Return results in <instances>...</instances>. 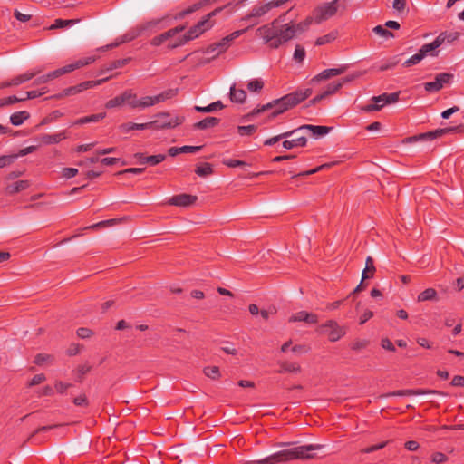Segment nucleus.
Segmentation results:
<instances>
[{
	"label": "nucleus",
	"mask_w": 464,
	"mask_h": 464,
	"mask_svg": "<svg viewBox=\"0 0 464 464\" xmlns=\"http://www.w3.org/2000/svg\"><path fill=\"white\" fill-rule=\"evenodd\" d=\"M219 12V9H215L199 21L195 26L191 27L184 35L178 37L173 42L169 44V48H176L185 44L187 42L193 40L202 34L205 31L212 27V24L209 21L211 17L216 15Z\"/></svg>",
	"instance_id": "5"
},
{
	"label": "nucleus",
	"mask_w": 464,
	"mask_h": 464,
	"mask_svg": "<svg viewBox=\"0 0 464 464\" xmlns=\"http://www.w3.org/2000/svg\"><path fill=\"white\" fill-rule=\"evenodd\" d=\"M230 100L233 102H239V103H242L246 101V93L244 90L242 89H236L235 85H233L231 88H230Z\"/></svg>",
	"instance_id": "34"
},
{
	"label": "nucleus",
	"mask_w": 464,
	"mask_h": 464,
	"mask_svg": "<svg viewBox=\"0 0 464 464\" xmlns=\"http://www.w3.org/2000/svg\"><path fill=\"white\" fill-rule=\"evenodd\" d=\"M29 186L30 182L28 180H18L7 185L5 188V191L8 195H14L15 193L25 190Z\"/></svg>",
	"instance_id": "26"
},
{
	"label": "nucleus",
	"mask_w": 464,
	"mask_h": 464,
	"mask_svg": "<svg viewBox=\"0 0 464 464\" xmlns=\"http://www.w3.org/2000/svg\"><path fill=\"white\" fill-rule=\"evenodd\" d=\"M297 131L303 130H308L311 131L312 135L314 137H321L326 135L331 128L326 126H316V125H302L299 128L296 129Z\"/></svg>",
	"instance_id": "24"
},
{
	"label": "nucleus",
	"mask_w": 464,
	"mask_h": 464,
	"mask_svg": "<svg viewBox=\"0 0 464 464\" xmlns=\"http://www.w3.org/2000/svg\"><path fill=\"white\" fill-rule=\"evenodd\" d=\"M198 197L190 194H179L171 197L168 200V204L171 206H177V207H189L197 201Z\"/></svg>",
	"instance_id": "14"
},
{
	"label": "nucleus",
	"mask_w": 464,
	"mask_h": 464,
	"mask_svg": "<svg viewBox=\"0 0 464 464\" xmlns=\"http://www.w3.org/2000/svg\"><path fill=\"white\" fill-rule=\"evenodd\" d=\"M271 10V7L269 5V3H266L260 5L255 6L249 14L242 18L243 21H248L253 18L261 17L267 14Z\"/></svg>",
	"instance_id": "23"
},
{
	"label": "nucleus",
	"mask_w": 464,
	"mask_h": 464,
	"mask_svg": "<svg viewBox=\"0 0 464 464\" xmlns=\"http://www.w3.org/2000/svg\"><path fill=\"white\" fill-rule=\"evenodd\" d=\"M264 87V82L261 79H255L248 82L247 89L252 92H259Z\"/></svg>",
	"instance_id": "50"
},
{
	"label": "nucleus",
	"mask_w": 464,
	"mask_h": 464,
	"mask_svg": "<svg viewBox=\"0 0 464 464\" xmlns=\"http://www.w3.org/2000/svg\"><path fill=\"white\" fill-rule=\"evenodd\" d=\"M347 69H348L347 65H341L337 68L326 69V70H324L323 72H321L316 76H314L312 81L319 82V81L328 80L332 77H335V76L343 74V72H345L347 71Z\"/></svg>",
	"instance_id": "17"
},
{
	"label": "nucleus",
	"mask_w": 464,
	"mask_h": 464,
	"mask_svg": "<svg viewBox=\"0 0 464 464\" xmlns=\"http://www.w3.org/2000/svg\"><path fill=\"white\" fill-rule=\"evenodd\" d=\"M135 157L140 159L141 163L146 162L152 166L162 162L166 159V156L163 154L152 155V156H148V157L143 156V154H136Z\"/></svg>",
	"instance_id": "30"
},
{
	"label": "nucleus",
	"mask_w": 464,
	"mask_h": 464,
	"mask_svg": "<svg viewBox=\"0 0 464 464\" xmlns=\"http://www.w3.org/2000/svg\"><path fill=\"white\" fill-rule=\"evenodd\" d=\"M141 35L140 32L139 31L138 27L135 26L129 30L124 35L121 36L120 44L127 43L134 40L135 38Z\"/></svg>",
	"instance_id": "47"
},
{
	"label": "nucleus",
	"mask_w": 464,
	"mask_h": 464,
	"mask_svg": "<svg viewBox=\"0 0 464 464\" xmlns=\"http://www.w3.org/2000/svg\"><path fill=\"white\" fill-rule=\"evenodd\" d=\"M129 92V94L131 96L130 98H128V102H127V105L130 108V109H139L140 108V104H139V98L137 97V95L135 93H133L132 91L130 90H128Z\"/></svg>",
	"instance_id": "56"
},
{
	"label": "nucleus",
	"mask_w": 464,
	"mask_h": 464,
	"mask_svg": "<svg viewBox=\"0 0 464 464\" xmlns=\"http://www.w3.org/2000/svg\"><path fill=\"white\" fill-rule=\"evenodd\" d=\"M30 117L29 112L23 111H17L11 115L10 121L14 126H19L24 123Z\"/></svg>",
	"instance_id": "38"
},
{
	"label": "nucleus",
	"mask_w": 464,
	"mask_h": 464,
	"mask_svg": "<svg viewBox=\"0 0 464 464\" xmlns=\"http://www.w3.org/2000/svg\"><path fill=\"white\" fill-rule=\"evenodd\" d=\"M122 221L121 218H112L104 221L98 222L96 224L86 227L84 229H96L120 224Z\"/></svg>",
	"instance_id": "43"
},
{
	"label": "nucleus",
	"mask_w": 464,
	"mask_h": 464,
	"mask_svg": "<svg viewBox=\"0 0 464 464\" xmlns=\"http://www.w3.org/2000/svg\"><path fill=\"white\" fill-rule=\"evenodd\" d=\"M183 121V118L178 116H171L169 113H161L159 115V119L149 123H153L151 129H165L174 128Z\"/></svg>",
	"instance_id": "11"
},
{
	"label": "nucleus",
	"mask_w": 464,
	"mask_h": 464,
	"mask_svg": "<svg viewBox=\"0 0 464 464\" xmlns=\"http://www.w3.org/2000/svg\"><path fill=\"white\" fill-rule=\"evenodd\" d=\"M131 96L129 94L128 90L124 91L120 95L114 97L113 99L109 100L105 103L106 109H112L116 107H121L123 105H127L128 98H130Z\"/></svg>",
	"instance_id": "22"
},
{
	"label": "nucleus",
	"mask_w": 464,
	"mask_h": 464,
	"mask_svg": "<svg viewBox=\"0 0 464 464\" xmlns=\"http://www.w3.org/2000/svg\"><path fill=\"white\" fill-rule=\"evenodd\" d=\"M460 37V33L459 32H450V33H441L440 34L436 39L430 43V44L432 45L433 50L435 51L437 48H439L440 45H442L445 42L447 43H453L454 41H457Z\"/></svg>",
	"instance_id": "18"
},
{
	"label": "nucleus",
	"mask_w": 464,
	"mask_h": 464,
	"mask_svg": "<svg viewBox=\"0 0 464 464\" xmlns=\"http://www.w3.org/2000/svg\"><path fill=\"white\" fill-rule=\"evenodd\" d=\"M424 394H440L443 393L435 390H398L392 392H389L387 394L382 395V397H390V396H412V395H424Z\"/></svg>",
	"instance_id": "16"
},
{
	"label": "nucleus",
	"mask_w": 464,
	"mask_h": 464,
	"mask_svg": "<svg viewBox=\"0 0 464 464\" xmlns=\"http://www.w3.org/2000/svg\"><path fill=\"white\" fill-rule=\"evenodd\" d=\"M312 94V89L307 88L304 90H298L296 92H291L289 94L285 95L284 97L275 100L271 102H268L266 105L258 107L253 110L250 113H248L246 117L247 119H251L252 117L266 111L267 110L273 109L274 111L270 113L268 118L274 119L279 114L288 111L289 109L295 107L301 102L304 101Z\"/></svg>",
	"instance_id": "2"
},
{
	"label": "nucleus",
	"mask_w": 464,
	"mask_h": 464,
	"mask_svg": "<svg viewBox=\"0 0 464 464\" xmlns=\"http://www.w3.org/2000/svg\"><path fill=\"white\" fill-rule=\"evenodd\" d=\"M246 30H247V28L233 32L229 35L224 37L220 42L210 45L207 49V53H212L216 52L214 56H217V55L224 53L227 50V48L228 47L229 43L232 42L233 40H235L236 38L239 37Z\"/></svg>",
	"instance_id": "10"
},
{
	"label": "nucleus",
	"mask_w": 464,
	"mask_h": 464,
	"mask_svg": "<svg viewBox=\"0 0 464 464\" xmlns=\"http://www.w3.org/2000/svg\"><path fill=\"white\" fill-rule=\"evenodd\" d=\"M153 127V123H149V122H146V123H133V122H126V123H122L119 126V130L122 132V133H129L130 131L131 130H147V129H150Z\"/></svg>",
	"instance_id": "25"
},
{
	"label": "nucleus",
	"mask_w": 464,
	"mask_h": 464,
	"mask_svg": "<svg viewBox=\"0 0 464 464\" xmlns=\"http://www.w3.org/2000/svg\"><path fill=\"white\" fill-rule=\"evenodd\" d=\"M48 92L47 87H43L40 90H33L25 92V97L27 99H35Z\"/></svg>",
	"instance_id": "54"
},
{
	"label": "nucleus",
	"mask_w": 464,
	"mask_h": 464,
	"mask_svg": "<svg viewBox=\"0 0 464 464\" xmlns=\"http://www.w3.org/2000/svg\"><path fill=\"white\" fill-rule=\"evenodd\" d=\"M25 100H26V98H18L15 95L5 97V98L0 99V107L10 105L14 102H23Z\"/></svg>",
	"instance_id": "53"
},
{
	"label": "nucleus",
	"mask_w": 464,
	"mask_h": 464,
	"mask_svg": "<svg viewBox=\"0 0 464 464\" xmlns=\"http://www.w3.org/2000/svg\"><path fill=\"white\" fill-rule=\"evenodd\" d=\"M433 47L430 44L422 45L420 51L403 63V66L410 67L418 64L427 54L435 56Z\"/></svg>",
	"instance_id": "13"
},
{
	"label": "nucleus",
	"mask_w": 464,
	"mask_h": 464,
	"mask_svg": "<svg viewBox=\"0 0 464 464\" xmlns=\"http://www.w3.org/2000/svg\"><path fill=\"white\" fill-rule=\"evenodd\" d=\"M110 79V77L95 80V81H86L83 82H81L75 86H72L69 88L64 89L63 92H61L58 94H55L53 96L54 99L60 100L67 96H72L78 94L85 90L94 88L98 85L102 84L103 82H107Z\"/></svg>",
	"instance_id": "7"
},
{
	"label": "nucleus",
	"mask_w": 464,
	"mask_h": 464,
	"mask_svg": "<svg viewBox=\"0 0 464 464\" xmlns=\"http://www.w3.org/2000/svg\"><path fill=\"white\" fill-rule=\"evenodd\" d=\"M307 143V139L304 136L293 140H284L282 145L286 150H291L295 147H304Z\"/></svg>",
	"instance_id": "32"
},
{
	"label": "nucleus",
	"mask_w": 464,
	"mask_h": 464,
	"mask_svg": "<svg viewBox=\"0 0 464 464\" xmlns=\"http://www.w3.org/2000/svg\"><path fill=\"white\" fill-rule=\"evenodd\" d=\"M39 72H40V71L38 70V71L26 72L23 74L17 75V76L12 78L13 84H14V86H18L25 82L30 81L35 75H37Z\"/></svg>",
	"instance_id": "36"
},
{
	"label": "nucleus",
	"mask_w": 464,
	"mask_h": 464,
	"mask_svg": "<svg viewBox=\"0 0 464 464\" xmlns=\"http://www.w3.org/2000/svg\"><path fill=\"white\" fill-rule=\"evenodd\" d=\"M431 461L435 464H441L448 460V457L442 452H434L431 457Z\"/></svg>",
	"instance_id": "59"
},
{
	"label": "nucleus",
	"mask_w": 464,
	"mask_h": 464,
	"mask_svg": "<svg viewBox=\"0 0 464 464\" xmlns=\"http://www.w3.org/2000/svg\"><path fill=\"white\" fill-rule=\"evenodd\" d=\"M453 129H451V128L436 130L435 131H430V132L421 134L419 137H411L409 140H420V139H436V138L442 136L445 133L451 131Z\"/></svg>",
	"instance_id": "29"
},
{
	"label": "nucleus",
	"mask_w": 464,
	"mask_h": 464,
	"mask_svg": "<svg viewBox=\"0 0 464 464\" xmlns=\"http://www.w3.org/2000/svg\"><path fill=\"white\" fill-rule=\"evenodd\" d=\"M176 93H177L176 90L169 89V90L164 91L161 93L155 95V96L141 97L139 100V104H140L139 109H146V108L151 107L155 104L163 102L169 99L173 98L176 95Z\"/></svg>",
	"instance_id": "9"
},
{
	"label": "nucleus",
	"mask_w": 464,
	"mask_h": 464,
	"mask_svg": "<svg viewBox=\"0 0 464 464\" xmlns=\"http://www.w3.org/2000/svg\"><path fill=\"white\" fill-rule=\"evenodd\" d=\"M219 123V119L216 117H207L204 120L194 124L195 129L206 130L212 128Z\"/></svg>",
	"instance_id": "31"
},
{
	"label": "nucleus",
	"mask_w": 464,
	"mask_h": 464,
	"mask_svg": "<svg viewBox=\"0 0 464 464\" xmlns=\"http://www.w3.org/2000/svg\"><path fill=\"white\" fill-rule=\"evenodd\" d=\"M224 108L223 103L220 101L212 102L211 104L202 107V106H195V110L198 112H212L215 111L222 110Z\"/></svg>",
	"instance_id": "42"
},
{
	"label": "nucleus",
	"mask_w": 464,
	"mask_h": 464,
	"mask_svg": "<svg viewBox=\"0 0 464 464\" xmlns=\"http://www.w3.org/2000/svg\"><path fill=\"white\" fill-rule=\"evenodd\" d=\"M80 22V19H69V20H63V19H56L54 23L49 26V30H54L59 28H64L67 26H72Z\"/></svg>",
	"instance_id": "40"
},
{
	"label": "nucleus",
	"mask_w": 464,
	"mask_h": 464,
	"mask_svg": "<svg viewBox=\"0 0 464 464\" xmlns=\"http://www.w3.org/2000/svg\"><path fill=\"white\" fill-rule=\"evenodd\" d=\"M453 75L447 72L438 73L433 82H429L424 84V89L427 92H438L443 88L444 84L449 83Z\"/></svg>",
	"instance_id": "12"
},
{
	"label": "nucleus",
	"mask_w": 464,
	"mask_h": 464,
	"mask_svg": "<svg viewBox=\"0 0 464 464\" xmlns=\"http://www.w3.org/2000/svg\"><path fill=\"white\" fill-rule=\"evenodd\" d=\"M399 101V92L383 93L379 96H373L372 102L373 103L367 104L362 108L364 111H378L386 104L395 103Z\"/></svg>",
	"instance_id": "8"
},
{
	"label": "nucleus",
	"mask_w": 464,
	"mask_h": 464,
	"mask_svg": "<svg viewBox=\"0 0 464 464\" xmlns=\"http://www.w3.org/2000/svg\"><path fill=\"white\" fill-rule=\"evenodd\" d=\"M185 29L184 26H177L175 28H172L158 36H155L151 40V44L154 46H160L163 43L167 42L168 40L173 38L176 34H179Z\"/></svg>",
	"instance_id": "19"
},
{
	"label": "nucleus",
	"mask_w": 464,
	"mask_h": 464,
	"mask_svg": "<svg viewBox=\"0 0 464 464\" xmlns=\"http://www.w3.org/2000/svg\"><path fill=\"white\" fill-rule=\"evenodd\" d=\"M60 76H62L61 71H60V69H56L53 72H50L35 79L33 82V85H39L41 83H45L49 81H52L53 79L60 77Z\"/></svg>",
	"instance_id": "33"
},
{
	"label": "nucleus",
	"mask_w": 464,
	"mask_h": 464,
	"mask_svg": "<svg viewBox=\"0 0 464 464\" xmlns=\"http://www.w3.org/2000/svg\"><path fill=\"white\" fill-rule=\"evenodd\" d=\"M204 373L208 378L214 380L218 379L220 377V372L218 366H208L204 368Z\"/></svg>",
	"instance_id": "52"
},
{
	"label": "nucleus",
	"mask_w": 464,
	"mask_h": 464,
	"mask_svg": "<svg viewBox=\"0 0 464 464\" xmlns=\"http://www.w3.org/2000/svg\"><path fill=\"white\" fill-rule=\"evenodd\" d=\"M354 78H355L354 76H347V77L343 78L342 81L334 82L328 84L325 89L326 94L331 95V94L336 92L343 86V84L353 81Z\"/></svg>",
	"instance_id": "37"
},
{
	"label": "nucleus",
	"mask_w": 464,
	"mask_h": 464,
	"mask_svg": "<svg viewBox=\"0 0 464 464\" xmlns=\"http://www.w3.org/2000/svg\"><path fill=\"white\" fill-rule=\"evenodd\" d=\"M372 31L382 36V37H384V38H390V37H393V34L392 32H390L388 29L384 28L383 26L382 25H377L375 26Z\"/></svg>",
	"instance_id": "55"
},
{
	"label": "nucleus",
	"mask_w": 464,
	"mask_h": 464,
	"mask_svg": "<svg viewBox=\"0 0 464 464\" xmlns=\"http://www.w3.org/2000/svg\"><path fill=\"white\" fill-rule=\"evenodd\" d=\"M320 448V445H303L298 447H293L290 449L277 451L259 460L247 461L245 464H276L286 462L293 459H311L313 458V456L310 452L313 450H319Z\"/></svg>",
	"instance_id": "3"
},
{
	"label": "nucleus",
	"mask_w": 464,
	"mask_h": 464,
	"mask_svg": "<svg viewBox=\"0 0 464 464\" xmlns=\"http://www.w3.org/2000/svg\"><path fill=\"white\" fill-rule=\"evenodd\" d=\"M202 149L201 146H182V147H171L169 149V154L171 157H175L179 153H196Z\"/></svg>",
	"instance_id": "27"
},
{
	"label": "nucleus",
	"mask_w": 464,
	"mask_h": 464,
	"mask_svg": "<svg viewBox=\"0 0 464 464\" xmlns=\"http://www.w3.org/2000/svg\"><path fill=\"white\" fill-rule=\"evenodd\" d=\"M257 130L256 125L238 126L237 132L241 136H250L254 134Z\"/></svg>",
	"instance_id": "51"
},
{
	"label": "nucleus",
	"mask_w": 464,
	"mask_h": 464,
	"mask_svg": "<svg viewBox=\"0 0 464 464\" xmlns=\"http://www.w3.org/2000/svg\"><path fill=\"white\" fill-rule=\"evenodd\" d=\"M335 39V34H328L326 35H323L321 37H318L316 39V42H315V44L316 45H324V44H329L331 42H333L334 40Z\"/></svg>",
	"instance_id": "58"
},
{
	"label": "nucleus",
	"mask_w": 464,
	"mask_h": 464,
	"mask_svg": "<svg viewBox=\"0 0 464 464\" xmlns=\"http://www.w3.org/2000/svg\"><path fill=\"white\" fill-rule=\"evenodd\" d=\"M18 155L0 156V169L10 165Z\"/></svg>",
	"instance_id": "63"
},
{
	"label": "nucleus",
	"mask_w": 464,
	"mask_h": 464,
	"mask_svg": "<svg viewBox=\"0 0 464 464\" xmlns=\"http://www.w3.org/2000/svg\"><path fill=\"white\" fill-rule=\"evenodd\" d=\"M97 57L94 55H90L82 59H79L70 64L63 66L60 69L62 75L73 72L82 67L87 66L96 61Z\"/></svg>",
	"instance_id": "15"
},
{
	"label": "nucleus",
	"mask_w": 464,
	"mask_h": 464,
	"mask_svg": "<svg viewBox=\"0 0 464 464\" xmlns=\"http://www.w3.org/2000/svg\"><path fill=\"white\" fill-rule=\"evenodd\" d=\"M305 57V50L301 45H296L294 53V59L298 62L302 63Z\"/></svg>",
	"instance_id": "57"
},
{
	"label": "nucleus",
	"mask_w": 464,
	"mask_h": 464,
	"mask_svg": "<svg viewBox=\"0 0 464 464\" xmlns=\"http://www.w3.org/2000/svg\"><path fill=\"white\" fill-rule=\"evenodd\" d=\"M370 341L367 339H355L350 343L351 350L358 353L368 347Z\"/></svg>",
	"instance_id": "44"
},
{
	"label": "nucleus",
	"mask_w": 464,
	"mask_h": 464,
	"mask_svg": "<svg viewBox=\"0 0 464 464\" xmlns=\"http://www.w3.org/2000/svg\"><path fill=\"white\" fill-rule=\"evenodd\" d=\"M296 131H297V130H293L286 131V132H284L282 134L274 136L272 138H269V139L265 140L264 145H266V146H272V145L276 144V142H278L280 140L290 137L291 135H293Z\"/></svg>",
	"instance_id": "46"
},
{
	"label": "nucleus",
	"mask_w": 464,
	"mask_h": 464,
	"mask_svg": "<svg viewBox=\"0 0 464 464\" xmlns=\"http://www.w3.org/2000/svg\"><path fill=\"white\" fill-rule=\"evenodd\" d=\"M320 334L326 335L328 340L332 343L338 342L347 333L346 327L340 325L335 320H327L322 324L318 329Z\"/></svg>",
	"instance_id": "6"
},
{
	"label": "nucleus",
	"mask_w": 464,
	"mask_h": 464,
	"mask_svg": "<svg viewBox=\"0 0 464 464\" xmlns=\"http://www.w3.org/2000/svg\"><path fill=\"white\" fill-rule=\"evenodd\" d=\"M195 172L200 177H208L213 173V168L210 163L205 162L200 165H198L195 169Z\"/></svg>",
	"instance_id": "45"
},
{
	"label": "nucleus",
	"mask_w": 464,
	"mask_h": 464,
	"mask_svg": "<svg viewBox=\"0 0 464 464\" xmlns=\"http://www.w3.org/2000/svg\"><path fill=\"white\" fill-rule=\"evenodd\" d=\"M279 20H282V16L256 30V35L262 38L264 43L268 44L269 47L274 49L278 48L283 44L293 39L296 34H302L308 29L304 21L297 24L287 23L277 26L276 24Z\"/></svg>",
	"instance_id": "1"
},
{
	"label": "nucleus",
	"mask_w": 464,
	"mask_h": 464,
	"mask_svg": "<svg viewBox=\"0 0 464 464\" xmlns=\"http://www.w3.org/2000/svg\"><path fill=\"white\" fill-rule=\"evenodd\" d=\"M280 369L278 371L279 373L290 372V373H299L301 372V366L297 362H279Z\"/></svg>",
	"instance_id": "28"
},
{
	"label": "nucleus",
	"mask_w": 464,
	"mask_h": 464,
	"mask_svg": "<svg viewBox=\"0 0 464 464\" xmlns=\"http://www.w3.org/2000/svg\"><path fill=\"white\" fill-rule=\"evenodd\" d=\"M289 322H306L308 324H316L318 316L315 314L300 311L291 315Z\"/></svg>",
	"instance_id": "21"
},
{
	"label": "nucleus",
	"mask_w": 464,
	"mask_h": 464,
	"mask_svg": "<svg viewBox=\"0 0 464 464\" xmlns=\"http://www.w3.org/2000/svg\"><path fill=\"white\" fill-rule=\"evenodd\" d=\"M339 7H341V5L337 0L322 3L316 5L311 14L304 21L308 28L312 24H320L334 17L338 12Z\"/></svg>",
	"instance_id": "4"
},
{
	"label": "nucleus",
	"mask_w": 464,
	"mask_h": 464,
	"mask_svg": "<svg viewBox=\"0 0 464 464\" xmlns=\"http://www.w3.org/2000/svg\"><path fill=\"white\" fill-rule=\"evenodd\" d=\"M70 387H72V383H67L61 381H56L54 383V388L56 392L61 394L65 393Z\"/></svg>",
	"instance_id": "61"
},
{
	"label": "nucleus",
	"mask_w": 464,
	"mask_h": 464,
	"mask_svg": "<svg viewBox=\"0 0 464 464\" xmlns=\"http://www.w3.org/2000/svg\"><path fill=\"white\" fill-rule=\"evenodd\" d=\"M53 362V357L46 353H38L34 359V363L37 365L51 364Z\"/></svg>",
	"instance_id": "48"
},
{
	"label": "nucleus",
	"mask_w": 464,
	"mask_h": 464,
	"mask_svg": "<svg viewBox=\"0 0 464 464\" xmlns=\"http://www.w3.org/2000/svg\"><path fill=\"white\" fill-rule=\"evenodd\" d=\"M92 334V331L89 328L82 327L77 330V335L82 339L90 338Z\"/></svg>",
	"instance_id": "64"
},
{
	"label": "nucleus",
	"mask_w": 464,
	"mask_h": 464,
	"mask_svg": "<svg viewBox=\"0 0 464 464\" xmlns=\"http://www.w3.org/2000/svg\"><path fill=\"white\" fill-rule=\"evenodd\" d=\"M46 380V376L44 373H39L34 375L31 381L28 382V387H33L38 384L43 383Z\"/></svg>",
	"instance_id": "60"
},
{
	"label": "nucleus",
	"mask_w": 464,
	"mask_h": 464,
	"mask_svg": "<svg viewBox=\"0 0 464 464\" xmlns=\"http://www.w3.org/2000/svg\"><path fill=\"white\" fill-rule=\"evenodd\" d=\"M223 164L229 168H236L246 165V163L243 160H233V159H225L223 160Z\"/></svg>",
	"instance_id": "62"
},
{
	"label": "nucleus",
	"mask_w": 464,
	"mask_h": 464,
	"mask_svg": "<svg viewBox=\"0 0 464 464\" xmlns=\"http://www.w3.org/2000/svg\"><path fill=\"white\" fill-rule=\"evenodd\" d=\"M365 265L366 266L362 275V280L372 277L375 272L373 259L371 256L366 258Z\"/></svg>",
	"instance_id": "41"
},
{
	"label": "nucleus",
	"mask_w": 464,
	"mask_h": 464,
	"mask_svg": "<svg viewBox=\"0 0 464 464\" xmlns=\"http://www.w3.org/2000/svg\"><path fill=\"white\" fill-rule=\"evenodd\" d=\"M160 23V19H155L151 21H148L145 23H142L140 24H138L137 27L141 34L145 33H150L153 32L154 29L158 26V24Z\"/></svg>",
	"instance_id": "39"
},
{
	"label": "nucleus",
	"mask_w": 464,
	"mask_h": 464,
	"mask_svg": "<svg viewBox=\"0 0 464 464\" xmlns=\"http://www.w3.org/2000/svg\"><path fill=\"white\" fill-rule=\"evenodd\" d=\"M433 300H438V293L434 288L425 289L417 297L418 302H426Z\"/></svg>",
	"instance_id": "35"
},
{
	"label": "nucleus",
	"mask_w": 464,
	"mask_h": 464,
	"mask_svg": "<svg viewBox=\"0 0 464 464\" xmlns=\"http://www.w3.org/2000/svg\"><path fill=\"white\" fill-rule=\"evenodd\" d=\"M335 164V162H330V163H325V164H322L313 169H310V170H307V171H304V172H301L297 175H293V178H295V177H298V176H309V175H312V174H314V173H317L318 171L320 170H323L324 169H328L332 166H334Z\"/></svg>",
	"instance_id": "49"
},
{
	"label": "nucleus",
	"mask_w": 464,
	"mask_h": 464,
	"mask_svg": "<svg viewBox=\"0 0 464 464\" xmlns=\"http://www.w3.org/2000/svg\"><path fill=\"white\" fill-rule=\"evenodd\" d=\"M66 138V131L62 130L54 134H43L39 136L37 140H39L41 145H51L57 144Z\"/></svg>",
	"instance_id": "20"
}]
</instances>
